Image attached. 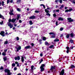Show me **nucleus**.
I'll use <instances>...</instances> for the list:
<instances>
[{"instance_id":"obj_1","label":"nucleus","mask_w":75,"mask_h":75,"mask_svg":"<svg viewBox=\"0 0 75 75\" xmlns=\"http://www.w3.org/2000/svg\"><path fill=\"white\" fill-rule=\"evenodd\" d=\"M44 67H45V64H42L41 66L40 67L41 72H42V71H44Z\"/></svg>"},{"instance_id":"obj_2","label":"nucleus","mask_w":75,"mask_h":75,"mask_svg":"<svg viewBox=\"0 0 75 75\" xmlns=\"http://www.w3.org/2000/svg\"><path fill=\"white\" fill-rule=\"evenodd\" d=\"M8 25L9 27L10 28H11L13 27V25L11 23H10L9 22L8 23Z\"/></svg>"},{"instance_id":"obj_3","label":"nucleus","mask_w":75,"mask_h":75,"mask_svg":"<svg viewBox=\"0 0 75 75\" xmlns=\"http://www.w3.org/2000/svg\"><path fill=\"white\" fill-rule=\"evenodd\" d=\"M55 69V66H52L51 67V68L50 69V71H51V72H52L54 71V70H53V69Z\"/></svg>"},{"instance_id":"obj_4","label":"nucleus","mask_w":75,"mask_h":75,"mask_svg":"<svg viewBox=\"0 0 75 75\" xmlns=\"http://www.w3.org/2000/svg\"><path fill=\"white\" fill-rule=\"evenodd\" d=\"M5 32L4 31H2L1 33H0V34L1 35H2L3 37H4L5 36Z\"/></svg>"},{"instance_id":"obj_5","label":"nucleus","mask_w":75,"mask_h":75,"mask_svg":"<svg viewBox=\"0 0 75 75\" xmlns=\"http://www.w3.org/2000/svg\"><path fill=\"white\" fill-rule=\"evenodd\" d=\"M10 11L11 12H9V14L12 16H14V13H13V9H12V11H11V10Z\"/></svg>"},{"instance_id":"obj_6","label":"nucleus","mask_w":75,"mask_h":75,"mask_svg":"<svg viewBox=\"0 0 75 75\" xmlns=\"http://www.w3.org/2000/svg\"><path fill=\"white\" fill-rule=\"evenodd\" d=\"M67 20L69 22H72L74 21V20L72 19L71 18H68Z\"/></svg>"},{"instance_id":"obj_7","label":"nucleus","mask_w":75,"mask_h":75,"mask_svg":"<svg viewBox=\"0 0 75 75\" xmlns=\"http://www.w3.org/2000/svg\"><path fill=\"white\" fill-rule=\"evenodd\" d=\"M16 49H17V52H18L19 50H21V46H18V48L16 47Z\"/></svg>"},{"instance_id":"obj_8","label":"nucleus","mask_w":75,"mask_h":75,"mask_svg":"<svg viewBox=\"0 0 75 75\" xmlns=\"http://www.w3.org/2000/svg\"><path fill=\"white\" fill-rule=\"evenodd\" d=\"M64 74V69H63L61 71V73H60V75H63Z\"/></svg>"},{"instance_id":"obj_9","label":"nucleus","mask_w":75,"mask_h":75,"mask_svg":"<svg viewBox=\"0 0 75 75\" xmlns=\"http://www.w3.org/2000/svg\"><path fill=\"white\" fill-rule=\"evenodd\" d=\"M72 10H73L72 8H71L69 9V10L67 9L65 11V13H66L67 12H68V11H69V12L71 11H72Z\"/></svg>"},{"instance_id":"obj_10","label":"nucleus","mask_w":75,"mask_h":75,"mask_svg":"<svg viewBox=\"0 0 75 75\" xmlns=\"http://www.w3.org/2000/svg\"><path fill=\"white\" fill-rule=\"evenodd\" d=\"M25 49H30V48H31V47L30 45L27 46L25 47Z\"/></svg>"},{"instance_id":"obj_11","label":"nucleus","mask_w":75,"mask_h":75,"mask_svg":"<svg viewBox=\"0 0 75 75\" xmlns=\"http://www.w3.org/2000/svg\"><path fill=\"white\" fill-rule=\"evenodd\" d=\"M16 20H17V19L16 18H13L11 21V22H12V23H15V22L16 21Z\"/></svg>"},{"instance_id":"obj_12","label":"nucleus","mask_w":75,"mask_h":75,"mask_svg":"<svg viewBox=\"0 0 75 75\" xmlns=\"http://www.w3.org/2000/svg\"><path fill=\"white\" fill-rule=\"evenodd\" d=\"M15 60H17V59H18V60H20V56H18L17 57H15Z\"/></svg>"},{"instance_id":"obj_13","label":"nucleus","mask_w":75,"mask_h":75,"mask_svg":"<svg viewBox=\"0 0 75 75\" xmlns=\"http://www.w3.org/2000/svg\"><path fill=\"white\" fill-rule=\"evenodd\" d=\"M30 19H34L35 18V16H32L29 17Z\"/></svg>"},{"instance_id":"obj_14","label":"nucleus","mask_w":75,"mask_h":75,"mask_svg":"<svg viewBox=\"0 0 75 75\" xmlns=\"http://www.w3.org/2000/svg\"><path fill=\"white\" fill-rule=\"evenodd\" d=\"M58 20L59 21H63L64 19H63V18L60 17L59 18Z\"/></svg>"},{"instance_id":"obj_15","label":"nucleus","mask_w":75,"mask_h":75,"mask_svg":"<svg viewBox=\"0 0 75 75\" xmlns=\"http://www.w3.org/2000/svg\"><path fill=\"white\" fill-rule=\"evenodd\" d=\"M20 17V15L18 14L17 16V19L18 21V20Z\"/></svg>"},{"instance_id":"obj_16","label":"nucleus","mask_w":75,"mask_h":75,"mask_svg":"<svg viewBox=\"0 0 75 75\" xmlns=\"http://www.w3.org/2000/svg\"><path fill=\"white\" fill-rule=\"evenodd\" d=\"M0 18H2V19H3V20H4V16H2L0 13Z\"/></svg>"},{"instance_id":"obj_17","label":"nucleus","mask_w":75,"mask_h":75,"mask_svg":"<svg viewBox=\"0 0 75 75\" xmlns=\"http://www.w3.org/2000/svg\"><path fill=\"white\" fill-rule=\"evenodd\" d=\"M45 45H50V43H48V42H47V41H46L45 42Z\"/></svg>"},{"instance_id":"obj_18","label":"nucleus","mask_w":75,"mask_h":75,"mask_svg":"<svg viewBox=\"0 0 75 75\" xmlns=\"http://www.w3.org/2000/svg\"><path fill=\"white\" fill-rule=\"evenodd\" d=\"M70 35H71V37H74V36H75V34H74V33H71L70 34Z\"/></svg>"},{"instance_id":"obj_19","label":"nucleus","mask_w":75,"mask_h":75,"mask_svg":"<svg viewBox=\"0 0 75 75\" xmlns=\"http://www.w3.org/2000/svg\"><path fill=\"white\" fill-rule=\"evenodd\" d=\"M52 35V36H51L50 37L51 38H55V34H54V35Z\"/></svg>"},{"instance_id":"obj_20","label":"nucleus","mask_w":75,"mask_h":75,"mask_svg":"<svg viewBox=\"0 0 75 75\" xmlns=\"http://www.w3.org/2000/svg\"><path fill=\"white\" fill-rule=\"evenodd\" d=\"M64 7V5H62L59 8V9L61 10V9H62V8H63Z\"/></svg>"},{"instance_id":"obj_21","label":"nucleus","mask_w":75,"mask_h":75,"mask_svg":"<svg viewBox=\"0 0 75 75\" xmlns=\"http://www.w3.org/2000/svg\"><path fill=\"white\" fill-rule=\"evenodd\" d=\"M21 2V0H17L16 1V3H19Z\"/></svg>"},{"instance_id":"obj_22","label":"nucleus","mask_w":75,"mask_h":75,"mask_svg":"<svg viewBox=\"0 0 75 75\" xmlns=\"http://www.w3.org/2000/svg\"><path fill=\"white\" fill-rule=\"evenodd\" d=\"M21 61L22 62H24V57H23V56H21Z\"/></svg>"},{"instance_id":"obj_23","label":"nucleus","mask_w":75,"mask_h":75,"mask_svg":"<svg viewBox=\"0 0 75 75\" xmlns=\"http://www.w3.org/2000/svg\"><path fill=\"white\" fill-rule=\"evenodd\" d=\"M75 67L74 65H71L70 68H75Z\"/></svg>"},{"instance_id":"obj_24","label":"nucleus","mask_w":75,"mask_h":75,"mask_svg":"<svg viewBox=\"0 0 75 75\" xmlns=\"http://www.w3.org/2000/svg\"><path fill=\"white\" fill-rule=\"evenodd\" d=\"M42 40L43 41H45V40H46V38H45V37H43Z\"/></svg>"},{"instance_id":"obj_25","label":"nucleus","mask_w":75,"mask_h":75,"mask_svg":"<svg viewBox=\"0 0 75 75\" xmlns=\"http://www.w3.org/2000/svg\"><path fill=\"white\" fill-rule=\"evenodd\" d=\"M54 47V45H51L49 47V48H52Z\"/></svg>"},{"instance_id":"obj_26","label":"nucleus","mask_w":75,"mask_h":75,"mask_svg":"<svg viewBox=\"0 0 75 75\" xmlns=\"http://www.w3.org/2000/svg\"><path fill=\"white\" fill-rule=\"evenodd\" d=\"M6 53L4 52L2 53V55L4 56H6Z\"/></svg>"},{"instance_id":"obj_27","label":"nucleus","mask_w":75,"mask_h":75,"mask_svg":"<svg viewBox=\"0 0 75 75\" xmlns=\"http://www.w3.org/2000/svg\"><path fill=\"white\" fill-rule=\"evenodd\" d=\"M33 24V23L32 21H29V24H30V25H32Z\"/></svg>"},{"instance_id":"obj_28","label":"nucleus","mask_w":75,"mask_h":75,"mask_svg":"<svg viewBox=\"0 0 75 75\" xmlns=\"http://www.w3.org/2000/svg\"><path fill=\"white\" fill-rule=\"evenodd\" d=\"M3 58L4 59V61H6L7 60V57H4Z\"/></svg>"},{"instance_id":"obj_29","label":"nucleus","mask_w":75,"mask_h":75,"mask_svg":"<svg viewBox=\"0 0 75 75\" xmlns=\"http://www.w3.org/2000/svg\"><path fill=\"white\" fill-rule=\"evenodd\" d=\"M66 37L67 38H69V34L67 35L66 36Z\"/></svg>"},{"instance_id":"obj_30","label":"nucleus","mask_w":75,"mask_h":75,"mask_svg":"<svg viewBox=\"0 0 75 75\" xmlns=\"http://www.w3.org/2000/svg\"><path fill=\"white\" fill-rule=\"evenodd\" d=\"M1 4H2V6H4V2L3 1H2Z\"/></svg>"},{"instance_id":"obj_31","label":"nucleus","mask_w":75,"mask_h":75,"mask_svg":"<svg viewBox=\"0 0 75 75\" xmlns=\"http://www.w3.org/2000/svg\"><path fill=\"white\" fill-rule=\"evenodd\" d=\"M49 34H50V35H51V34H53V35H54L55 33H53L52 32H50L49 33Z\"/></svg>"},{"instance_id":"obj_32","label":"nucleus","mask_w":75,"mask_h":75,"mask_svg":"<svg viewBox=\"0 0 75 75\" xmlns=\"http://www.w3.org/2000/svg\"><path fill=\"white\" fill-rule=\"evenodd\" d=\"M54 41L55 42H57V41H59V39H55L54 40Z\"/></svg>"},{"instance_id":"obj_33","label":"nucleus","mask_w":75,"mask_h":75,"mask_svg":"<svg viewBox=\"0 0 75 75\" xmlns=\"http://www.w3.org/2000/svg\"><path fill=\"white\" fill-rule=\"evenodd\" d=\"M70 42L71 43H73V42H74V40H70Z\"/></svg>"},{"instance_id":"obj_34","label":"nucleus","mask_w":75,"mask_h":75,"mask_svg":"<svg viewBox=\"0 0 75 75\" xmlns=\"http://www.w3.org/2000/svg\"><path fill=\"white\" fill-rule=\"evenodd\" d=\"M45 11L47 13H49V11L45 9Z\"/></svg>"},{"instance_id":"obj_35","label":"nucleus","mask_w":75,"mask_h":75,"mask_svg":"<svg viewBox=\"0 0 75 75\" xmlns=\"http://www.w3.org/2000/svg\"><path fill=\"white\" fill-rule=\"evenodd\" d=\"M8 44V41H6L4 43V44Z\"/></svg>"},{"instance_id":"obj_36","label":"nucleus","mask_w":75,"mask_h":75,"mask_svg":"<svg viewBox=\"0 0 75 75\" xmlns=\"http://www.w3.org/2000/svg\"><path fill=\"white\" fill-rule=\"evenodd\" d=\"M17 11H19V12L21 11V10L18 8H17Z\"/></svg>"},{"instance_id":"obj_37","label":"nucleus","mask_w":75,"mask_h":75,"mask_svg":"<svg viewBox=\"0 0 75 75\" xmlns=\"http://www.w3.org/2000/svg\"><path fill=\"white\" fill-rule=\"evenodd\" d=\"M4 68L3 67L1 66V68H0V70H2V69H4Z\"/></svg>"},{"instance_id":"obj_38","label":"nucleus","mask_w":75,"mask_h":75,"mask_svg":"<svg viewBox=\"0 0 75 75\" xmlns=\"http://www.w3.org/2000/svg\"><path fill=\"white\" fill-rule=\"evenodd\" d=\"M59 2L60 3H61V4H62V0H59Z\"/></svg>"},{"instance_id":"obj_39","label":"nucleus","mask_w":75,"mask_h":75,"mask_svg":"<svg viewBox=\"0 0 75 75\" xmlns=\"http://www.w3.org/2000/svg\"><path fill=\"white\" fill-rule=\"evenodd\" d=\"M33 69H34V66H32L31 67V70H33Z\"/></svg>"},{"instance_id":"obj_40","label":"nucleus","mask_w":75,"mask_h":75,"mask_svg":"<svg viewBox=\"0 0 75 75\" xmlns=\"http://www.w3.org/2000/svg\"><path fill=\"white\" fill-rule=\"evenodd\" d=\"M46 15L47 16H51V15L50 14L48 13H47Z\"/></svg>"},{"instance_id":"obj_41","label":"nucleus","mask_w":75,"mask_h":75,"mask_svg":"<svg viewBox=\"0 0 75 75\" xmlns=\"http://www.w3.org/2000/svg\"><path fill=\"white\" fill-rule=\"evenodd\" d=\"M71 2H72L73 4H75V0H73Z\"/></svg>"},{"instance_id":"obj_42","label":"nucleus","mask_w":75,"mask_h":75,"mask_svg":"<svg viewBox=\"0 0 75 75\" xmlns=\"http://www.w3.org/2000/svg\"><path fill=\"white\" fill-rule=\"evenodd\" d=\"M15 63H13L12 64V67H15Z\"/></svg>"},{"instance_id":"obj_43","label":"nucleus","mask_w":75,"mask_h":75,"mask_svg":"<svg viewBox=\"0 0 75 75\" xmlns=\"http://www.w3.org/2000/svg\"><path fill=\"white\" fill-rule=\"evenodd\" d=\"M59 0H55V3H58V2H59Z\"/></svg>"},{"instance_id":"obj_44","label":"nucleus","mask_w":75,"mask_h":75,"mask_svg":"<svg viewBox=\"0 0 75 75\" xmlns=\"http://www.w3.org/2000/svg\"><path fill=\"white\" fill-rule=\"evenodd\" d=\"M66 49H67V50H69V47H66Z\"/></svg>"},{"instance_id":"obj_45","label":"nucleus","mask_w":75,"mask_h":75,"mask_svg":"<svg viewBox=\"0 0 75 75\" xmlns=\"http://www.w3.org/2000/svg\"><path fill=\"white\" fill-rule=\"evenodd\" d=\"M73 48H74V47H70V48H69V49L70 50L72 49H73Z\"/></svg>"},{"instance_id":"obj_46","label":"nucleus","mask_w":75,"mask_h":75,"mask_svg":"<svg viewBox=\"0 0 75 75\" xmlns=\"http://www.w3.org/2000/svg\"><path fill=\"white\" fill-rule=\"evenodd\" d=\"M17 67H14V71H16V70H17Z\"/></svg>"},{"instance_id":"obj_47","label":"nucleus","mask_w":75,"mask_h":75,"mask_svg":"<svg viewBox=\"0 0 75 75\" xmlns=\"http://www.w3.org/2000/svg\"><path fill=\"white\" fill-rule=\"evenodd\" d=\"M16 40H17V41H18V40H19V38H18V37H16Z\"/></svg>"},{"instance_id":"obj_48","label":"nucleus","mask_w":75,"mask_h":75,"mask_svg":"<svg viewBox=\"0 0 75 75\" xmlns=\"http://www.w3.org/2000/svg\"><path fill=\"white\" fill-rule=\"evenodd\" d=\"M35 13H39V11L37 10H36L35 11Z\"/></svg>"},{"instance_id":"obj_49","label":"nucleus","mask_w":75,"mask_h":75,"mask_svg":"<svg viewBox=\"0 0 75 75\" xmlns=\"http://www.w3.org/2000/svg\"><path fill=\"white\" fill-rule=\"evenodd\" d=\"M60 31H62L63 30V28H61L60 29Z\"/></svg>"},{"instance_id":"obj_50","label":"nucleus","mask_w":75,"mask_h":75,"mask_svg":"<svg viewBox=\"0 0 75 75\" xmlns=\"http://www.w3.org/2000/svg\"><path fill=\"white\" fill-rule=\"evenodd\" d=\"M53 16L54 17H56L57 16V15H56V14L54 13L53 14Z\"/></svg>"},{"instance_id":"obj_51","label":"nucleus","mask_w":75,"mask_h":75,"mask_svg":"<svg viewBox=\"0 0 75 75\" xmlns=\"http://www.w3.org/2000/svg\"><path fill=\"white\" fill-rule=\"evenodd\" d=\"M7 4H8L9 3V2H10V0H7Z\"/></svg>"},{"instance_id":"obj_52","label":"nucleus","mask_w":75,"mask_h":75,"mask_svg":"<svg viewBox=\"0 0 75 75\" xmlns=\"http://www.w3.org/2000/svg\"><path fill=\"white\" fill-rule=\"evenodd\" d=\"M3 21H2L1 23L0 22V24H1V25H3Z\"/></svg>"},{"instance_id":"obj_53","label":"nucleus","mask_w":75,"mask_h":75,"mask_svg":"<svg viewBox=\"0 0 75 75\" xmlns=\"http://www.w3.org/2000/svg\"><path fill=\"white\" fill-rule=\"evenodd\" d=\"M7 49L4 50V52L6 53V52H7Z\"/></svg>"},{"instance_id":"obj_54","label":"nucleus","mask_w":75,"mask_h":75,"mask_svg":"<svg viewBox=\"0 0 75 75\" xmlns=\"http://www.w3.org/2000/svg\"><path fill=\"white\" fill-rule=\"evenodd\" d=\"M43 61L42 60V59H41L40 61V62H39V64H41V62H42Z\"/></svg>"},{"instance_id":"obj_55","label":"nucleus","mask_w":75,"mask_h":75,"mask_svg":"<svg viewBox=\"0 0 75 75\" xmlns=\"http://www.w3.org/2000/svg\"><path fill=\"white\" fill-rule=\"evenodd\" d=\"M56 25L57 26V25H58V22L57 21L56 22Z\"/></svg>"},{"instance_id":"obj_56","label":"nucleus","mask_w":75,"mask_h":75,"mask_svg":"<svg viewBox=\"0 0 75 75\" xmlns=\"http://www.w3.org/2000/svg\"><path fill=\"white\" fill-rule=\"evenodd\" d=\"M8 21L9 23H10L11 21V19H9L8 20Z\"/></svg>"},{"instance_id":"obj_57","label":"nucleus","mask_w":75,"mask_h":75,"mask_svg":"<svg viewBox=\"0 0 75 75\" xmlns=\"http://www.w3.org/2000/svg\"><path fill=\"white\" fill-rule=\"evenodd\" d=\"M69 50H67L66 52L67 53V54L69 53Z\"/></svg>"},{"instance_id":"obj_58","label":"nucleus","mask_w":75,"mask_h":75,"mask_svg":"<svg viewBox=\"0 0 75 75\" xmlns=\"http://www.w3.org/2000/svg\"><path fill=\"white\" fill-rule=\"evenodd\" d=\"M5 35H9V34H8V33L7 32H6V33H5Z\"/></svg>"},{"instance_id":"obj_59","label":"nucleus","mask_w":75,"mask_h":75,"mask_svg":"<svg viewBox=\"0 0 75 75\" xmlns=\"http://www.w3.org/2000/svg\"><path fill=\"white\" fill-rule=\"evenodd\" d=\"M31 45L33 47L34 46V45L33 43H32L31 44Z\"/></svg>"},{"instance_id":"obj_60","label":"nucleus","mask_w":75,"mask_h":75,"mask_svg":"<svg viewBox=\"0 0 75 75\" xmlns=\"http://www.w3.org/2000/svg\"><path fill=\"white\" fill-rule=\"evenodd\" d=\"M19 23H21L22 21H21V20H19Z\"/></svg>"},{"instance_id":"obj_61","label":"nucleus","mask_w":75,"mask_h":75,"mask_svg":"<svg viewBox=\"0 0 75 75\" xmlns=\"http://www.w3.org/2000/svg\"><path fill=\"white\" fill-rule=\"evenodd\" d=\"M10 3H13V0H11V1H10Z\"/></svg>"},{"instance_id":"obj_62","label":"nucleus","mask_w":75,"mask_h":75,"mask_svg":"<svg viewBox=\"0 0 75 75\" xmlns=\"http://www.w3.org/2000/svg\"><path fill=\"white\" fill-rule=\"evenodd\" d=\"M56 12H59V9L57 10L56 11Z\"/></svg>"},{"instance_id":"obj_63","label":"nucleus","mask_w":75,"mask_h":75,"mask_svg":"<svg viewBox=\"0 0 75 75\" xmlns=\"http://www.w3.org/2000/svg\"><path fill=\"white\" fill-rule=\"evenodd\" d=\"M60 37H63V35H61Z\"/></svg>"},{"instance_id":"obj_64","label":"nucleus","mask_w":75,"mask_h":75,"mask_svg":"<svg viewBox=\"0 0 75 75\" xmlns=\"http://www.w3.org/2000/svg\"><path fill=\"white\" fill-rule=\"evenodd\" d=\"M18 75H21V73H19L18 74Z\"/></svg>"}]
</instances>
